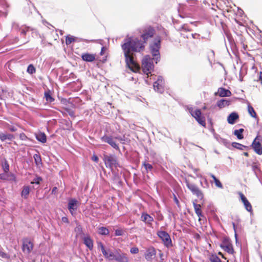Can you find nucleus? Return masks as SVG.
Masks as SVG:
<instances>
[{"instance_id":"f257e3e1","label":"nucleus","mask_w":262,"mask_h":262,"mask_svg":"<svg viewBox=\"0 0 262 262\" xmlns=\"http://www.w3.org/2000/svg\"><path fill=\"white\" fill-rule=\"evenodd\" d=\"M125 57V61L128 68L134 72H137L140 67L133 59L131 51L140 52L143 49L142 43L137 38H129L122 45Z\"/></svg>"},{"instance_id":"f03ea898","label":"nucleus","mask_w":262,"mask_h":262,"mask_svg":"<svg viewBox=\"0 0 262 262\" xmlns=\"http://www.w3.org/2000/svg\"><path fill=\"white\" fill-rule=\"evenodd\" d=\"M150 47L151 52L154 56L153 59H151L149 55H146L143 59L142 63V70L147 75V77L154 69L152 60H155L156 63L159 60L160 40H156L152 45H150Z\"/></svg>"},{"instance_id":"7ed1b4c3","label":"nucleus","mask_w":262,"mask_h":262,"mask_svg":"<svg viewBox=\"0 0 262 262\" xmlns=\"http://www.w3.org/2000/svg\"><path fill=\"white\" fill-rule=\"evenodd\" d=\"M98 247L104 256L105 258L109 261L114 260L116 255V249L114 252L112 251L110 249H105L101 243L98 244Z\"/></svg>"},{"instance_id":"20e7f679","label":"nucleus","mask_w":262,"mask_h":262,"mask_svg":"<svg viewBox=\"0 0 262 262\" xmlns=\"http://www.w3.org/2000/svg\"><path fill=\"white\" fill-rule=\"evenodd\" d=\"M189 111L191 115L196 119L200 124L203 126H205V119L204 117L202 115V113L200 110L196 109L193 110L192 108H189Z\"/></svg>"},{"instance_id":"39448f33","label":"nucleus","mask_w":262,"mask_h":262,"mask_svg":"<svg viewBox=\"0 0 262 262\" xmlns=\"http://www.w3.org/2000/svg\"><path fill=\"white\" fill-rule=\"evenodd\" d=\"M262 142V136L257 135L254 140L252 147L255 152L259 155H262V146L261 142Z\"/></svg>"},{"instance_id":"423d86ee","label":"nucleus","mask_w":262,"mask_h":262,"mask_svg":"<svg viewBox=\"0 0 262 262\" xmlns=\"http://www.w3.org/2000/svg\"><path fill=\"white\" fill-rule=\"evenodd\" d=\"M104 161L106 167L113 169L114 167H116L117 165V160L114 156H104Z\"/></svg>"},{"instance_id":"0eeeda50","label":"nucleus","mask_w":262,"mask_h":262,"mask_svg":"<svg viewBox=\"0 0 262 262\" xmlns=\"http://www.w3.org/2000/svg\"><path fill=\"white\" fill-rule=\"evenodd\" d=\"M157 235L159 238L162 240L164 244L166 247H169L171 245V241L170 236L167 232L164 231H159L157 232Z\"/></svg>"},{"instance_id":"6e6552de","label":"nucleus","mask_w":262,"mask_h":262,"mask_svg":"<svg viewBox=\"0 0 262 262\" xmlns=\"http://www.w3.org/2000/svg\"><path fill=\"white\" fill-rule=\"evenodd\" d=\"M117 262H129V259L127 254L122 252L120 249H116V255L115 258Z\"/></svg>"},{"instance_id":"1a4fd4ad","label":"nucleus","mask_w":262,"mask_h":262,"mask_svg":"<svg viewBox=\"0 0 262 262\" xmlns=\"http://www.w3.org/2000/svg\"><path fill=\"white\" fill-rule=\"evenodd\" d=\"M33 248V244L29 239H25L23 242L22 250L25 254L31 253Z\"/></svg>"},{"instance_id":"9d476101","label":"nucleus","mask_w":262,"mask_h":262,"mask_svg":"<svg viewBox=\"0 0 262 262\" xmlns=\"http://www.w3.org/2000/svg\"><path fill=\"white\" fill-rule=\"evenodd\" d=\"M101 139L102 141L107 143L109 144L112 147L116 149H119V146L116 143V141L115 137H113L111 136H104L101 137Z\"/></svg>"},{"instance_id":"9b49d317","label":"nucleus","mask_w":262,"mask_h":262,"mask_svg":"<svg viewBox=\"0 0 262 262\" xmlns=\"http://www.w3.org/2000/svg\"><path fill=\"white\" fill-rule=\"evenodd\" d=\"M78 205V202L75 199H71L69 201L68 209L72 215L75 214Z\"/></svg>"},{"instance_id":"f8f14e48","label":"nucleus","mask_w":262,"mask_h":262,"mask_svg":"<svg viewBox=\"0 0 262 262\" xmlns=\"http://www.w3.org/2000/svg\"><path fill=\"white\" fill-rule=\"evenodd\" d=\"M238 194L240 196L241 200L244 205L245 208L247 211L250 212H252V205L248 201L246 196L242 192H238Z\"/></svg>"},{"instance_id":"ddd939ff","label":"nucleus","mask_w":262,"mask_h":262,"mask_svg":"<svg viewBox=\"0 0 262 262\" xmlns=\"http://www.w3.org/2000/svg\"><path fill=\"white\" fill-rule=\"evenodd\" d=\"M156 252L154 248L150 247L146 251L145 258L148 261H151L155 258Z\"/></svg>"},{"instance_id":"4468645a","label":"nucleus","mask_w":262,"mask_h":262,"mask_svg":"<svg viewBox=\"0 0 262 262\" xmlns=\"http://www.w3.org/2000/svg\"><path fill=\"white\" fill-rule=\"evenodd\" d=\"M187 186L188 189L194 194H195L198 197H202L203 194L202 192L199 190V189L194 184H190L187 181L186 182Z\"/></svg>"},{"instance_id":"2eb2a0df","label":"nucleus","mask_w":262,"mask_h":262,"mask_svg":"<svg viewBox=\"0 0 262 262\" xmlns=\"http://www.w3.org/2000/svg\"><path fill=\"white\" fill-rule=\"evenodd\" d=\"M154 33V30L152 28L149 27L144 29L143 33L142 35V37L144 41H146V40L149 38L152 37Z\"/></svg>"},{"instance_id":"dca6fc26","label":"nucleus","mask_w":262,"mask_h":262,"mask_svg":"<svg viewBox=\"0 0 262 262\" xmlns=\"http://www.w3.org/2000/svg\"><path fill=\"white\" fill-rule=\"evenodd\" d=\"M83 243L85 245L89 248L90 250L93 248V242L90 236L84 235L82 237Z\"/></svg>"},{"instance_id":"f3484780","label":"nucleus","mask_w":262,"mask_h":262,"mask_svg":"<svg viewBox=\"0 0 262 262\" xmlns=\"http://www.w3.org/2000/svg\"><path fill=\"white\" fill-rule=\"evenodd\" d=\"M239 116L235 112L231 113L227 117V121L230 124H234L238 119Z\"/></svg>"},{"instance_id":"a211bd4d","label":"nucleus","mask_w":262,"mask_h":262,"mask_svg":"<svg viewBox=\"0 0 262 262\" xmlns=\"http://www.w3.org/2000/svg\"><path fill=\"white\" fill-rule=\"evenodd\" d=\"M231 100L228 99H221L217 102V106L220 108L228 106L231 104Z\"/></svg>"},{"instance_id":"6ab92c4d","label":"nucleus","mask_w":262,"mask_h":262,"mask_svg":"<svg viewBox=\"0 0 262 262\" xmlns=\"http://www.w3.org/2000/svg\"><path fill=\"white\" fill-rule=\"evenodd\" d=\"M217 93L221 97H229L231 95V93L230 91L222 88L218 89Z\"/></svg>"},{"instance_id":"aec40b11","label":"nucleus","mask_w":262,"mask_h":262,"mask_svg":"<svg viewBox=\"0 0 262 262\" xmlns=\"http://www.w3.org/2000/svg\"><path fill=\"white\" fill-rule=\"evenodd\" d=\"M81 57L83 60L88 62L93 61L96 58L95 55L89 53L83 54Z\"/></svg>"},{"instance_id":"412c9836","label":"nucleus","mask_w":262,"mask_h":262,"mask_svg":"<svg viewBox=\"0 0 262 262\" xmlns=\"http://www.w3.org/2000/svg\"><path fill=\"white\" fill-rule=\"evenodd\" d=\"M141 220L146 223V224H149L151 223L154 219L149 214L146 213H143L141 215Z\"/></svg>"},{"instance_id":"4be33fe9","label":"nucleus","mask_w":262,"mask_h":262,"mask_svg":"<svg viewBox=\"0 0 262 262\" xmlns=\"http://www.w3.org/2000/svg\"><path fill=\"white\" fill-rule=\"evenodd\" d=\"M193 206L194 208L195 212L196 214L198 215V216L199 217V220L201 221V217L203 216V215L202 214V211H201V206L200 204H197L195 203H193Z\"/></svg>"},{"instance_id":"5701e85b","label":"nucleus","mask_w":262,"mask_h":262,"mask_svg":"<svg viewBox=\"0 0 262 262\" xmlns=\"http://www.w3.org/2000/svg\"><path fill=\"white\" fill-rule=\"evenodd\" d=\"M36 138L37 140L44 143L47 141L46 136L43 133H39L36 135Z\"/></svg>"},{"instance_id":"b1692460","label":"nucleus","mask_w":262,"mask_h":262,"mask_svg":"<svg viewBox=\"0 0 262 262\" xmlns=\"http://www.w3.org/2000/svg\"><path fill=\"white\" fill-rule=\"evenodd\" d=\"M13 138V136L11 134H6L0 133V139L4 141L7 139L11 140Z\"/></svg>"},{"instance_id":"393cba45","label":"nucleus","mask_w":262,"mask_h":262,"mask_svg":"<svg viewBox=\"0 0 262 262\" xmlns=\"http://www.w3.org/2000/svg\"><path fill=\"white\" fill-rule=\"evenodd\" d=\"M154 90L157 92L160 93H162L163 91V86L161 85V83H159L158 81H155L154 83Z\"/></svg>"},{"instance_id":"a878e982","label":"nucleus","mask_w":262,"mask_h":262,"mask_svg":"<svg viewBox=\"0 0 262 262\" xmlns=\"http://www.w3.org/2000/svg\"><path fill=\"white\" fill-rule=\"evenodd\" d=\"M244 129L241 128L239 129H236L234 131V134L235 135L238 139H242L244 138L243 133Z\"/></svg>"},{"instance_id":"bb28decb","label":"nucleus","mask_w":262,"mask_h":262,"mask_svg":"<svg viewBox=\"0 0 262 262\" xmlns=\"http://www.w3.org/2000/svg\"><path fill=\"white\" fill-rule=\"evenodd\" d=\"M98 232L101 235H107L109 234V230L105 227H101L98 228Z\"/></svg>"},{"instance_id":"cd10ccee","label":"nucleus","mask_w":262,"mask_h":262,"mask_svg":"<svg viewBox=\"0 0 262 262\" xmlns=\"http://www.w3.org/2000/svg\"><path fill=\"white\" fill-rule=\"evenodd\" d=\"M30 189L28 186H25L21 192V196L24 198H27L29 194Z\"/></svg>"},{"instance_id":"c85d7f7f","label":"nucleus","mask_w":262,"mask_h":262,"mask_svg":"<svg viewBox=\"0 0 262 262\" xmlns=\"http://www.w3.org/2000/svg\"><path fill=\"white\" fill-rule=\"evenodd\" d=\"M210 176L213 179L214 182L215 183L216 186L219 188H222L223 185L222 183L220 182V181L213 174H211Z\"/></svg>"},{"instance_id":"c756f323","label":"nucleus","mask_w":262,"mask_h":262,"mask_svg":"<svg viewBox=\"0 0 262 262\" xmlns=\"http://www.w3.org/2000/svg\"><path fill=\"white\" fill-rule=\"evenodd\" d=\"M225 251H227L229 253H232L233 252V249L231 244H227L223 247Z\"/></svg>"},{"instance_id":"7c9ffc66","label":"nucleus","mask_w":262,"mask_h":262,"mask_svg":"<svg viewBox=\"0 0 262 262\" xmlns=\"http://www.w3.org/2000/svg\"><path fill=\"white\" fill-rule=\"evenodd\" d=\"M2 168L5 172H8L9 171V165L8 162L5 160L2 163Z\"/></svg>"},{"instance_id":"2f4dec72","label":"nucleus","mask_w":262,"mask_h":262,"mask_svg":"<svg viewBox=\"0 0 262 262\" xmlns=\"http://www.w3.org/2000/svg\"><path fill=\"white\" fill-rule=\"evenodd\" d=\"M248 112H249V114L251 115V117H256V114L252 106L248 105Z\"/></svg>"},{"instance_id":"473e14b6","label":"nucleus","mask_w":262,"mask_h":262,"mask_svg":"<svg viewBox=\"0 0 262 262\" xmlns=\"http://www.w3.org/2000/svg\"><path fill=\"white\" fill-rule=\"evenodd\" d=\"M233 147L239 149L240 150H243L244 148H246L247 147L246 146H244L241 144L234 142L232 143Z\"/></svg>"},{"instance_id":"72a5a7b5","label":"nucleus","mask_w":262,"mask_h":262,"mask_svg":"<svg viewBox=\"0 0 262 262\" xmlns=\"http://www.w3.org/2000/svg\"><path fill=\"white\" fill-rule=\"evenodd\" d=\"M211 262H221V259L216 255H211L210 257Z\"/></svg>"},{"instance_id":"f704fd0d","label":"nucleus","mask_w":262,"mask_h":262,"mask_svg":"<svg viewBox=\"0 0 262 262\" xmlns=\"http://www.w3.org/2000/svg\"><path fill=\"white\" fill-rule=\"evenodd\" d=\"M74 40H75L74 37H73V36H68L66 37V43L67 45H69L71 43H72V42L74 41Z\"/></svg>"},{"instance_id":"c9c22d12","label":"nucleus","mask_w":262,"mask_h":262,"mask_svg":"<svg viewBox=\"0 0 262 262\" xmlns=\"http://www.w3.org/2000/svg\"><path fill=\"white\" fill-rule=\"evenodd\" d=\"M27 71L30 74H33L35 73V69L32 64H30L28 67Z\"/></svg>"},{"instance_id":"e433bc0d","label":"nucleus","mask_w":262,"mask_h":262,"mask_svg":"<svg viewBox=\"0 0 262 262\" xmlns=\"http://www.w3.org/2000/svg\"><path fill=\"white\" fill-rule=\"evenodd\" d=\"M8 172H5L3 173L0 174V179L4 180H8Z\"/></svg>"},{"instance_id":"4c0bfd02","label":"nucleus","mask_w":262,"mask_h":262,"mask_svg":"<svg viewBox=\"0 0 262 262\" xmlns=\"http://www.w3.org/2000/svg\"><path fill=\"white\" fill-rule=\"evenodd\" d=\"M75 231L76 232V236H78V234H80L82 232V228L80 226H77L75 229Z\"/></svg>"},{"instance_id":"58836bf2","label":"nucleus","mask_w":262,"mask_h":262,"mask_svg":"<svg viewBox=\"0 0 262 262\" xmlns=\"http://www.w3.org/2000/svg\"><path fill=\"white\" fill-rule=\"evenodd\" d=\"M8 178H9L8 181H15V177L12 173H9V172H8Z\"/></svg>"},{"instance_id":"ea45409f","label":"nucleus","mask_w":262,"mask_h":262,"mask_svg":"<svg viewBox=\"0 0 262 262\" xmlns=\"http://www.w3.org/2000/svg\"><path fill=\"white\" fill-rule=\"evenodd\" d=\"M130 252L132 254H137L139 252V249L136 247H132L130 249Z\"/></svg>"},{"instance_id":"a19ab883","label":"nucleus","mask_w":262,"mask_h":262,"mask_svg":"<svg viewBox=\"0 0 262 262\" xmlns=\"http://www.w3.org/2000/svg\"><path fill=\"white\" fill-rule=\"evenodd\" d=\"M42 180L41 178L40 177H37L34 180L31 182V184H39L40 182Z\"/></svg>"},{"instance_id":"79ce46f5","label":"nucleus","mask_w":262,"mask_h":262,"mask_svg":"<svg viewBox=\"0 0 262 262\" xmlns=\"http://www.w3.org/2000/svg\"><path fill=\"white\" fill-rule=\"evenodd\" d=\"M123 231L121 229H118L115 230V235L116 236H120L123 235Z\"/></svg>"},{"instance_id":"37998d69","label":"nucleus","mask_w":262,"mask_h":262,"mask_svg":"<svg viewBox=\"0 0 262 262\" xmlns=\"http://www.w3.org/2000/svg\"><path fill=\"white\" fill-rule=\"evenodd\" d=\"M45 97H46V100L48 101L52 102L54 100L53 99V98L50 96V95L48 93L45 94Z\"/></svg>"},{"instance_id":"c03bdc74","label":"nucleus","mask_w":262,"mask_h":262,"mask_svg":"<svg viewBox=\"0 0 262 262\" xmlns=\"http://www.w3.org/2000/svg\"><path fill=\"white\" fill-rule=\"evenodd\" d=\"M144 166L147 171L148 170H151L152 168V165L151 164H148V163H144Z\"/></svg>"},{"instance_id":"a18cd8bd","label":"nucleus","mask_w":262,"mask_h":262,"mask_svg":"<svg viewBox=\"0 0 262 262\" xmlns=\"http://www.w3.org/2000/svg\"><path fill=\"white\" fill-rule=\"evenodd\" d=\"M19 138L21 140H26L27 139V137L25 134L21 133L19 135Z\"/></svg>"},{"instance_id":"49530a36","label":"nucleus","mask_w":262,"mask_h":262,"mask_svg":"<svg viewBox=\"0 0 262 262\" xmlns=\"http://www.w3.org/2000/svg\"><path fill=\"white\" fill-rule=\"evenodd\" d=\"M156 81H158L159 83H161V85L163 86L164 82L163 81V79L162 77H158Z\"/></svg>"},{"instance_id":"de8ad7c7","label":"nucleus","mask_w":262,"mask_h":262,"mask_svg":"<svg viewBox=\"0 0 262 262\" xmlns=\"http://www.w3.org/2000/svg\"><path fill=\"white\" fill-rule=\"evenodd\" d=\"M92 160L96 162H98V158L97 156L96 155H93V157H92Z\"/></svg>"},{"instance_id":"09e8293b","label":"nucleus","mask_w":262,"mask_h":262,"mask_svg":"<svg viewBox=\"0 0 262 262\" xmlns=\"http://www.w3.org/2000/svg\"><path fill=\"white\" fill-rule=\"evenodd\" d=\"M61 220L64 223H69L68 219L67 217H66V216L62 217V219H61Z\"/></svg>"},{"instance_id":"8fccbe9b","label":"nucleus","mask_w":262,"mask_h":262,"mask_svg":"<svg viewBox=\"0 0 262 262\" xmlns=\"http://www.w3.org/2000/svg\"><path fill=\"white\" fill-rule=\"evenodd\" d=\"M258 81H260L261 84H262V72H260L259 73V78H258Z\"/></svg>"},{"instance_id":"3c124183","label":"nucleus","mask_w":262,"mask_h":262,"mask_svg":"<svg viewBox=\"0 0 262 262\" xmlns=\"http://www.w3.org/2000/svg\"><path fill=\"white\" fill-rule=\"evenodd\" d=\"M115 138L116 141L118 140V141H120L121 143H123L122 142L123 140H122L121 137H115Z\"/></svg>"},{"instance_id":"603ef678","label":"nucleus","mask_w":262,"mask_h":262,"mask_svg":"<svg viewBox=\"0 0 262 262\" xmlns=\"http://www.w3.org/2000/svg\"><path fill=\"white\" fill-rule=\"evenodd\" d=\"M0 255L4 258L7 257V254L4 252H0Z\"/></svg>"},{"instance_id":"864d4df0","label":"nucleus","mask_w":262,"mask_h":262,"mask_svg":"<svg viewBox=\"0 0 262 262\" xmlns=\"http://www.w3.org/2000/svg\"><path fill=\"white\" fill-rule=\"evenodd\" d=\"M34 157V159H35L36 162H37V159H39V157L37 155H35Z\"/></svg>"},{"instance_id":"5fc2aeb1","label":"nucleus","mask_w":262,"mask_h":262,"mask_svg":"<svg viewBox=\"0 0 262 262\" xmlns=\"http://www.w3.org/2000/svg\"><path fill=\"white\" fill-rule=\"evenodd\" d=\"M56 190H57V188L55 187H54L52 189V193H55L56 191Z\"/></svg>"},{"instance_id":"6e6d98bb","label":"nucleus","mask_w":262,"mask_h":262,"mask_svg":"<svg viewBox=\"0 0 262 262\" xmlns=\"http://www.w3.org/2000/svg\"><path fill=\"white\" fill-rule=\"evenodd\" d=\"M105 50V48L104 47H102V49H101V54L102 55L103 54V52H104V51Z\"/></svg>"},{"instance_id":"4d7b16f0","label":"nucleus","mask_w":262,"mask_h":262,"mask_svg":"<svg viewBox=\"0 0 262 262\" xmlns=\"http://www.w3.org/2000/svg\"><path fill=\"white\" fill-rule=\"evenodd\" d=\"M219 255H221V256H222V257L225 258V257H224V255H223V254H222L221 252H219Z\"/></svg>"},{"instance_id":"13d9d810","label":"nucleus","mask_w":262,"mask_h":262,"mask_svg":"<svg viewBox=\"0 0 262 262\" xmlns=\"http://www.w3.org/2000/svg\"><path fill=\"white\" fill-rule=\"evenodd\" d=\"M219 255H221V256H222V257L225 258V257H224V255H223V254H222L221 252H219Z\"/></svg>"},{"instance_id":"bf43d9fd","label":"nucleus","mask_w":262,"mask_h":262,"mask_svg":"<svg viewBox=\"0 0 262 262\" xmlns=\"http://www.w3.org/2000/svg\"><path fill=\"white\" fill-rule=\"evenodd\" d=\"M244 155L247 157L248 156V154L247 152H245Z\"/></svg>"},{"instance_id":"052dcab7","label":"nucleus","mask_w":262,"mask_h":262,"mask_svg":"<svg viewBox=\"0 0 262 262\" xmlns=\"http://www.w3.org/2000/svg\"><path fill=\"white\" fill-rule=\"evenodd\" d=\"M203 109H204V110H205V109H206V107H203Z\"/></svg>"},{"instance_id":"680f3d73","label":"nucleus","mask_w":262,"mask_h":262,"mask_svg":"<svg viewBox=\"0 0 262 262\" xmlns=\"http://www.w3.org/2000/svg\"><path fill=\"white\" fill-rule=\"evenodd\" d=\"M11 130H13V131L14 130V128H12Z\"/></svg>"}]
</instances>
